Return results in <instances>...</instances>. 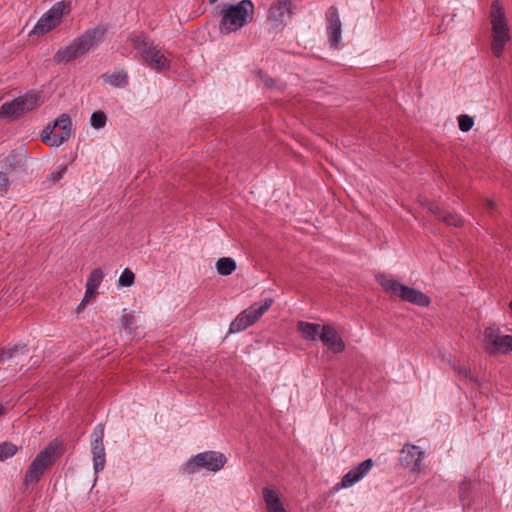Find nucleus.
I'll return each instance as SVG.
<instances>
[{
	"mask_svg": "<svg viewBox=\"0 0 512 512\" xmlns=\"http://www.w3.org/2000/svg\"><path fill=\"white\" fill-rule=\"evenodd\" d=\"M106 29L96 26L85 30L81 35L60 47L53 56L55 63H69L98 47L104 40Z\"/></svg>",
	"mask_w": 512,
	"mask_h": 512,
	"instance_id": "nucleus-1",
	"label": "nucleus"
},
{
	"mask_svg": "<svg viewBox=\"0 0 512 512\" xmlns=\"http://www.w3.org/2000/svg\"><path fill=\"white\" fill-rule=\"evenodd\" d=\"M255 6L251 0L219 5V31L223 35L237 32L254 19Z\"/></svg>",
	"mask_w": 512,
	"mask_h": 512,
	"instance_id": "nucleus-2",
	"label": "nucleus"
},
{
	"mask_svg": "<svg viewBox=\"0 0 512 512\" xmlns=\"http://www.w3.org/2000/svg\"><path fill=\"white\" fill-rule=\"evenodd\" d=\"M128 41L136 49L150 69L162 72L171 67V60L164 50L155 45L149 37L142 32H132L128 36Z\"/></svg>",
	"mask_w": 512,
	"mask_h": 512,
	"instance_id": "nucleus-3",
	"label": "nucleus"
},
{
	"mask_svg": "<svg viewBox=\"0 0 512 512\" xmlns=\"http://www.w3.org/2000/svg\"><path fill=\"white\" fill-rule=\"evenodd\" d=\"M61 446L59 441L53 440L36 455L25 473L24 484L26 486L36 484L41 480L44 473L61 455Z\"/></svg>",
	"mask_w": 512,
	"mask_h": 512,
	"instance_id": "nucleus-4",
	"label": "nucleus"
},
{
	"mask_svg": "<svg viewBox=\"0 0 512 512\" xmlns=\"http://www.w3.org/2000/svg\"><path fill=\"white\" fill-rule=\"evenodd\" d=\"M492 52L496 57L503 54L505 45L510 41V31L504 8L499 0H494L490 10Z\"/></svg>",
	"mask_w": 512,
	"mask_h": 512,
	"instance_id": "nucleus-5",
	"label": "nucleus"
},
{
	"mask_svg": "<svg viewBox=\"0 0 512 512\" xmlns=\"http://www.w3.org/2000/svg\"><path fill=\"white\" fill-rule=\"evenodd\" d=\"M226 456L219 451H205L196 454L182 464V471L185 474H195L201 470L218 472L226 464Z\"/></svg>",
	"mask_w": 512,
	"mask_h": 512,
	"instance_id": "nucleus-6",
	"label": "nucleus"
},
{
	"mask_svg": "<svg viewBox=\"0 0 512 512\" xmlns=\"http://www.w3.org/2000/svg\"><path fill=\"white\" fill-rule=\"evenodd\" d=\"M73 133L71 117L63 113L46 126L41 133V140L50 147H59L67 142Z\"/></svg>",
	"mask_w": 512,
	"mask_h": 512,
	"instance_id": "nucleus-7",
	"label": "nucleus"
},
{
	"mask_svg": "<svg viewBox=\"0 0 512 512\" xmlns=\"http://www.w3.org/2000/svg\"><path fill=\"white\" fill-rule=\"evenodd\" d=\"M378 281L386 292L394 296H398L405 302H409L421 307H426L431 302L430 298L420 290L403 285L394 279L382 276L378 278Z\"/></svg>",
	"mask_w": 512,
	"mask_h": 512,
	"instance_id": "nucleus-8",
	"label": "nucleus"
},
{
	"mask_svg": "<svg viewBox=\"0 0 512 512\" xmlns=\"http://www.w3.org/2000/svg\"><path fill=\"white\" fill-rule=\"evenodd\" d=\"M43 102L41 94L26 93L11 102L4 103L0 108V117L4 119L18 118L40 106Z\"/></svg>",
	"mask_w": 512,
	"mask_h": 512,
	"instance_id": "nucleus-9",
	"label": "nucleus"
},
{
	"mask_svg": "<svg viewBox=\"0 0 512 512\" xmlns=\"http://www.w3.org/2000/svg\"><path fill=\"white\" fill-rule=\"evenodd\" d=\"M274 303L273 298H265L262 302H256L242 311L230 323L229 333H238L252 326Z\"/></svg>",
	"mask_w": 512,
	"mask_h": 512,
	"instance_id": "nucleus-10",
	"label": "nucleus"
},
{
	"mask_svg": "<svg viewBox=\"0 0 512 512\" xmlns=\"http://www.w3.org/2000/svg\"><path fill=\"white\" fill-rule=\"evenodd\" d=\"M482 345L490 355L506 354L512 351V336L503 335L499 328L489 326L482 334Z\"/></svg>",
	"mask_w": 512,
	"mask_h": 512,
	"instance_id": "nucleus-11",
	"label": "nucleus"
},
{
	"mask_svg": "<svg viewBox=\"0 0 512 512\" xmlns=\"http://www.w3.org/2000/svg\"><path fill=\"white\" fill-rule=\"evenodd\" d=\"M70 12V3L65 1L56 2L42 17L38 20L34 26L31 34L33 35H44L56 28L62 21L65 14Z\"/></svg>",
	"mask_w": 512,
	"mask_h": 512,
	"instance_id": "nucleus-12",
	"label": "nucleus"
},
{
	"mask_svg": "<svg viewBox=\"0 0 512 512\" xmlns=\"http://www.w3.org/2000/svg\"><path fill=\"white\" fill-rule=\"evenodd\" d=\"M292 16V0H274L268 10L267 21L272 28L281 30Z\"/></svg>",
	"mask_w": 512,
	"mask_h": 512,
	"instance_id": "nucleus-13",
	"label": "nucleus"
},
{
	"mask_svg": "<svg viewBox=\"0 0 512 512\" xmlns=\"http://www.w3.org/2000/svg\"><path fill=\"white\" fill-rule=\"evenodd\" d=\"M91 454L93 458V469L96 474L101 472L106 464L104 440V424L99 423L91 433Z\"/></svg>",
	"mask_w": 512,
	"mask_h": 512,
	"instance_id": "nucleus-14",
	"label": "nucleus"
},
{
	"mask_svg": "<svg viewBox=\"0 0 512 512\" xmlns=\"http://www.w3.org/2000/svg\"><path fill=\"white\" fill-rule=\"evenodd\" d=\"M327 35L331 47L339 48L342 39V23L336 7L331 6L326 13Z\"/></svg>",
	"mask_w": 512,
	"mask_h": 512,
	"instance_id": "nucleus-15",
	"label": "nucleus"
},
{
	"mask_svg": "<svg viewBox=\"0 0 512 512\" xmlns=\"http://www.w3.org/2000/svg\"><path fill=\"white\" fill-rule=\"evenodd\" d=\"M373 461L372 459H366L363 462L359 463L357 466L350 469L341 479L340 487L341 488H350L354 484L358 483L362 480L372 469Z\"/></svg>",
	"mask_w": 512,
	"mask_h": 512,
	"instance_id": "nucleus-16",
	"label": "nucleus"
},
{
	"mask_svg": "<svg viewBox=\"0 0 512 512\" xmlns=\"http://www.w3.org/2000/svg\"><path fill=\"white\" fill-rule=\"evenodd\" d=\"M423 458L424 452L416 445L406 444L401 450L400 461L402 465L414 472L420 469Z\"/></svg>",
	"mask_w": 512,
	"mask_h": 512,
	"instance_id": "nucleus-17",
	"label": "nucleus"
},
{
	"mask_svg": "<svg viewBox=\"0 0 512 512\" xmlns=\"http://www.w3.org/2000/svg\"><path fill=\"white\" fill-rule=\"evenodd\" d=\"M320 340L334 353H340L345 349L344 341L331 325H322Z\"/></svg>",
	"mask_w": 512,
	"mask_h": 512,
	"instance_id": "nucleus-18",
	"label": "nucleus"
},
{
	"mask_svg": "<svg viewBox=\"0 0 512 512\" xmlns=\"http://www.w3.org/2000/svg\"><path fill=\"white\" fill-rule=\"evenodd\" d=\"M429 211L434 214L438 219L454 227H459L463 224V220L456 213L446 212L440 208L437 204H431Z\"/></svg>",
	"mask_w": 512,
	"mask_h": 512,
	"instance_id": "nucleus-19",
	"label": "nucleus"
},
{
	"mask_svg": "<svg viewBox=\"0 0 512 512\" xmlns=\"http://www.w3.org/2000/svg\"><path fill=\"white\" fill-rule=\"evenodd\" d=\"M322 326L316 323L299 321L297 324V330L301 337L308 341H316L320 339Z\"/></svg>",
	"mask_w": 512,
	"mask_h": 512,
	"instance_id": "nucleus-20",
	"label": "nucleus"
},
{
	"mask_svg": "<svg viewBox=\"0 0 512 512\" xmlns=\"http://www.w3.org/2000/svg\"><path fill=\"white\" fill-rule=\"evenodd\" d=\"M263 499L268 512H286L278 493L271 488H264Z\"/></svg>",
	"mask_w": 512,
	"mask_h": 512,
	"instance_id": "nucleus-21",
	"label": "nucleus"
},
{
	"mask_svg": "<svg viewBox=\"0 0 512 512\" xmlns=\"http://www.w3.org/2000/svg\"><path fill=\"white\" fill-rule=\"evenodd\" d=\"M236 262L230 257L219 258L216 262V270L219 275L228 276L236 270Z\"/></svg>",
	"mask_w": 512,
	"mask_h": 512,
	"instance_id": "nucleus-22",
	"label": "nucleus"
},
{
	"mask_svg": "<svg viewBox=\"0 0 512 512\" xmlns=\"http://www.w3.org/2000/svg\"><path fill=\"white\" fill-rule=\"evenodd\" d=\"M105 82L114 87H124L128 84L127 75L124 72H115L110 75H105Z\"/></svg>",
	"mask_w": 512,
	"mask_h": 512,
	"instance_id": "nucleus-23",
	"label": "nucleus"
},
{
	"mask_svg": "<svg viewBox=\"0 0 512 512\" xmlns=\"http://www.w3.org/2000/svg\"><path fill=\"white\" fill-rule=\"evenodd\" d=\"M107 116L101 111H95L90 116V126L96 130L102 129L106 126Z\"/></svg>",
	"mask_w": 512,
	"mask_h": 512,
	"instance_id": "nucleus-24",
	"label": "nucleus"
},
{
	"mask_svg": "<svg viewBox=\"0 0 512 512\" xmlns=\"http://www.w3.org/2000/svg\"><path fill=\"white\" fill-rule=\"evenodd\" d=\"M103 278V271L100 268H96L90 273L86 282V286L97 290L102 283Z\"/></svg>",
	"mask_w": 512,
	"mask_h": 512,
	"instance_id": "nucleus-25",
	"label": "nucleus"
},
{
	"mask_svg": "<svg viewBox=\"0 0 512 512\" xmlns=\"http://www.w3.org/2000/svg\"><path fill=\"white\" fill-rule=\"evenodd\" d=\"M17 446L9 443L4 442L0 444V462L5 461L8 458L13 457L17 453Z\"/></svg>",
	"mask_w": 512,
	"mask_h": 512,
	"instance_id": "nucleus-26",
	"label": "nucleus"
},
{
	"mask_svg": "<svg viewBox=\"0 0 512 512\" xmlns=\"http://www.w3.org/2000/svg\"><path fill=\"white\" fill-rule=\"evenodd\" d=\"M135 281V275L134 273L129 269L126 268L121 273L119 279H118V286L122 287H130L133 285Z\"/></svg>",
	"mask_w": 512,
	"mask_h": 512,
	"instance_id": "nucleus-27",
	"label": "nucleus"
},
{
	"mask_svg": "<svg viewBox=\"0 0 512 512\" xmlns=\"http://www.w3.org/2000/svg\"><path fill=\"white\" fill-rule=\"evenodd\" d=\"M453 368L458 373V375L462 376L464 379L469 380L473 384H478V378L474 376L470 369L465 365H454Z\"/></svg>",
	"mask_w": 512,
	"mask_h": 512,
	"instance_id": "nucleus-28",
	"label": "nucleus"
},
{
	"mask_svg": "<svg viewBox=\"0 0 512 512\" xmlns=\"http://www.w3.org/2000/svg\"><path fill=\"white\" fill-rule=\"evenodd\" d=\"M459 129L463 132H468L474 125V119L469 115H460L458 117Z\"/></svg>",
	"mask_w": 512,
	"mask_h": 512,
	"instance_id": "nucleus-29",
	"label": "nucleus"
},
{
	"mask_svg": "<svg viewBox=\"0 0 512 512\" xmlns=\"http://www.w3.org/2000/svg\"><path fill=\"white\" fill-rule=\"evenodd\" d=\"M17 352H18L17 346L14 347L13 349L1 350L0 351V363L13 358Z\"/></svg>",
	"mask_w": 512,
	"mask_h": 512,
	"instance_id": "nucleus-30",
	"label": "nucleus"
},
{
	"mask_svg": "<svg viewBox=\"0 0 512 512\" xmlns=\"http://www.w3.org/2000/svg\"><path fill=\"white\" fill-rule=\"evenodd\" d=\"M67 171V167L66 166H62V167H59L55 172H52L49 179L52 180L53 182H57L59 181L60 179L63 178V176L65 175Z\"/></svg>",
	"mask_w": 512,
	"mask_h": 512,
	"instance_id": "nucleus-31",
	"label": "nucleus"
},
{
	"mask_svg": "<svg viewBox=\"0 0 512 512\" xmlns=\"http://www.w3.org/2000/svg\"><path fill=\"white\" fill-rule=\"evenodd\" d=\"M96 293H97L96 289L86 286V291H85L81 305L90 302L95 297Z\"/></svg>",
	"mask_w": 512,
	"mask_h": 512,
	"instance_id": "nucleus-32",
	"label": "nucleus"
},
{
	"mask_svg": "<svg viewBox=\"0 0 512 512\" xmlns=\"http://www.w3.org/2000/svg\"><path fill=\"white\" fill-rule=\"evenodd\" d=\"M9 180L5 173L0 172V194L3 195L7 192Z\"/></svg>",
	"mask_w": 512,
	"mask_h": 512,
	"instance_id": "nucleus-33",
	"label": "nucleus"
},
{
	"mask_svg": "<svg viewBox=\"0 0 512 512\" xmlns=\"http://www.w3.org/2000/svg\"><path fill=\"white\" fill-rule=\"evenodd\" d=\"M133 320H134V316H133L132 314H130V313L125 314V315L123 316V321H124V323H125L126 325H131V324H133Z\"/></svg>",
	"mask_w": 512,
	"mask_h": 512,
	"instance_id": "nucleus-34",
	"label": "nucleus"
},
{
	"mask_svg": "<svg viewBox=\"0 0 512 512\" xmlns=\"http://www.w3.org/2000/svg\"><path fill=\"white\" fill-rule=\"evenodd\" d=\"M487 206H488L489 208H493V206H494V202H493V201H491V200H487Z\"/></svg>",
	"mask_w": 512,
	"mask_h": 512,
	"instance_id": "nucleus-35",
	"label": "nucleus"
},
{
	"mask_svg": "<svg viewBox=\"0 0 512 512\" xmlns=\"http://www.w3.org/2000/svg\"><path fill=\"white\" fill-rule=\"evenodd\" d=\"M4 412V406L2 404H0V416L3 414Z\"/></svg>",
	"mask_w": 512,
	"mask_h": 512,
	"instance_id": "nucleus-36",
	"label": "nucleus"
},
{
	"mask_svg": "<svg viewBox=\"0 0 512 512\" xmlns=\"http://www.w3.org/2000/svg\"><path fill=\"white\" fill-rule=\"evenodd\" d=\"M217 0H209L210 4L215 3Z\"/></svg>",
	"mask_w": 512,
	"mask_h": 512,
	"instance_id": "nucleus-37",
	"label": "nucleus"
},
{
	"mask_svg": "<svg viewBox=\"0 0 512 512\" xmlns=\"http://www.w3.org/2000/svg\"><path fill=\"white\" fill-rule=\"evenodd\" d=\"M509 307H510V309L512 311V301L510 302Z\"/></svg>",
	"mask_w": 512,
	"mask_h": 512,
	"instance_id": "nucleus-38",
	"label": "nucleus"
}]
</instances>
